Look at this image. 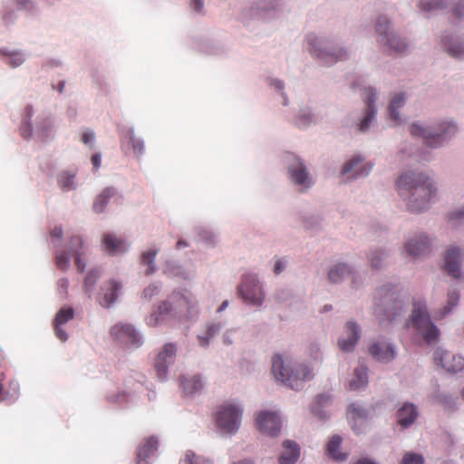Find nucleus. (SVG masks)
<instances>
[{"label":"nucleus","instance_id":"obj_1","mask_svg":"<svg viewBox=\"0 0 464 464\" xmlns=\"http://www.w3.org/2000/svg\"><path fill=\"white\" fill-rule=\"evenodd\" d=\"M398 195L412 214L428 211L437 196V187L427 173L416 169L402 171L396 179Z\"/></svg>","mask_w":464,"mask_h":464},{"label":"nucleus","instance_id":"obj_2","mask_svg":"<svg viewBox=\"0 0 464 464\" xmlns=\"http://www.w3.org/2000/svg\"><path fill=\"white\" fill-rule=\"evenodd\" d=\"M199 311L198 301L190 291H174L146 318V324L152 327L158 326L166 316L194 320L199 314Z\"/></svg>","mask_w":464,"mask_h":464},{"label":"nucleus","instance_id":"obj_3","mask_svg":"<svg viewBox=\"0 0 464 464\" xmlns=\"http://www.w3.org/2000/svg\"><path fill=\"white\" fill-rule=\"evenodd\" d=\"M406 311V304L397 284L385 283L376 289L373 314L381 325H387Z\"/></svg>","mask_w":464,"mask_h":464},{"label":"nucleus","instance_id":"obj_4","mask_svg":"<svg viewBox=\"0 0 464 464\" xmlns=\"http://www.w3.org/2000/svg\"><path fill=\"white\" fill-rule=\"evenodd\" d=\"M305 43L311 55L324 65L329 66L349 57L347 48L334 37L312 32L306 34Z\"/></svg>","mask_w":464,"mask_h":464},{"label":"nucleus","instance_id":"obj_5","mask_svg":"<svg viewBox=\"0 0 464 464\" xmlns=\"http://www.w3.org/2000/svg\"><path fill=\"white\" fill-rule=\"evenodd\" d=\"M20 132L25 140L34 136L42 140H51L54 135L53 120L48 112L38 111L32 104H27L23 111Z\"/></svg>","mask_w":464,"mask_h":464},{"label":"nucleus","instance_id":"obj_6","mask_svg":"<svg viewBox=\"0 0 464 464\" xmlns=\"http://www.w3.org/2000/svg\"><path fill=\"white\" fill-rule=\"evenodd\" d=\"M20 132L25 140L34 136L42 140H51L54 135L53 120L48 112L38 111L32 104H27L23 111Z\"/></svg>","mask_w":464,"mask_h":464},{"label":"nucleus","instance_id":"obj_7","mask_svg":"<svg viewBox=\"0 0 464 464\" xmlns=\"http://www.w3.org/2000/svg\"><path fill=\"white\" fill-rule=\"evenodd\" d=\"M411 326L422 337L426 344H437L440 337V330L432 322L428 310L427 302L423 298H415L410 317Z\"/></svg>","mask_w":464,"mask_h":464},{"label":"nucleus","instance_id":"obj_8","mask_svg":"<svg viewBox=\"0 0 464 464\" xmlns=\"http://www.w3.org/2000/svg\"><path fill=\"white\" fill-rule=\"evenodd\" d=\"M278 0H255L243 6L237 14L236 18L245 25L254 22L267 23L278 17Z\"/></svg>","mask_w":464,"mask_h":464},{"label":"nucleus","instance_id":"obj_9","mask_svg":"<svg viewBox=\"0 0 464 464\" xmlns=\"http://www.w3.org/2000/svg\"><path fill=\"white\" fill-rule=\"evenodd\" d=\"M376 41L390 53H402L408 49L407 41L392 27V20L386 14H380L374 24Z\"/></svg>","mask_w":464,"mask_h":464},{"label":"nucleus","instance_id":"obj_10","mask_svg":"<svg viewBox=\"0 0 464 464\" xmlns=\"http://www.w3.org/2000/svg\"><path fill=\"white\" fill-rule=\"evenodd\" d=\"M244 407L239 401H229L219 405L215 412V424L222 435H234L240 428Z\"/></svg>","mask_w":464,"mask_h":464},{"label":"nucleus","instance_id":"obj_11","mask_svg":"<svg viewBox=\"0 0 464 464\" xmlns=\"http://www.w3.org/2000/svg\"><path fill=\"white\" fill-rule=\"evenodd\" d=\"M69 251L57 250L55 252V265L58 269L66 271L71 266V257L73 256L77 270L82 273L86 267V247L81 236H72L68 244Z\"/></svg>","mask_w":464,"mask_h":464},{"label":"nucleus","instance_id":"obj_12","mask_svg":"<svg viewBox=\"0 0 464 464\" xmlns=\"http://www.w3.org/2000/svg\"><path fill=\"white\" fill-rule=\"evenodd\" d=\"M287 178L295 188L304 193L315 183L314 178L309 171L305 162L299 157H293L287 166Z\"/></svg>","mask_w":464,"mask_h":464},{"label":"nucleus","instance_id":"obj_13","mask_svg":"<svg viewBox=\"0 0 464 464\" xmlns=\"http://www.w3.org/2000/svg\"><path fill=\"white\" fill-rule=\"evenodd\" d=\"M459 127L455 121L447 118L431 119V148H442L458 134Z\"/></svg>","mask_w":464,"mask_h":464},{"label":"nucleus","instance_id":"obj_14","mask_svg":"<svg viewBox=\"0 0 464 464\" xmlns=\"http://www.w3.org/2000/svg\"><path fill=\"white\" fill-rule=\"evenodd\" d=\"M239 296L247 304L261 306L265 300L263 286L255 275H245L237 286Z\"/></svg>","mask_w":464,"mask_h":464},{"label":"nucleus","instance_id":"obj_15","mask_svg":"<svg viewBox=\"0 0 464 464\" xmlns=\"http://www.w3.org/2000/svg\"><path fill=\"white\" fill-rule=\"evenodd\" d=\"M432 241L433 238L426 232H414L405 239L403 248L411 258L422 259L431 252Z\"/></svg>","mask_w":464,"mask_h":464},{"label":"nucleus","instance_id":"obj_16","mask_svg":"<svg viewBox=\"0 0 464 464\" xmlns=\"http://www.w3.org/2000/svg\"><path fill=\"white\" fill-rule=\"evenodd\" d=\"M110 333L113 340L128 349H137L143 343L141 333L130 324H116Z\"/></svg>","mask_w":464,"mask_h":464},{"label":"nucleus","instance_id":"obj_17","mask_svg":"<svg viewBox=\"0 0 464 464\" xmlns=\"http://www.w3.org/2000/svg\"><path fill=\"white\" fill-rule=\"evenodd\" d=\"M373 169V163L366 161L361 154H353L345 160L341 174L348 181H354L367 178Z\"/></svg>","mask_w":464,"mask_h":464},{"label":"nucleus","instance_id":"obj_18","mask_svg":"<svg viewBox=\"0 0 464 464\" xmlns=\"http://www.w3.org/2000/svg\"><path fill=\"white\" fill-rule=\"evenodd\" d=\"M463 260L464 249L456 244H451L443 255L442 268L450 277L462 280L464 278L462 272Z\"/></svg>","mask_w":464,"mask_h":464},{"label":"nucleus","instance_id":"obj_19","mask_svg":"<svg viewBox=\"0 0 464 464\" xmlns=\"http://www.w3.org/2000/svg\"><path fill=\"white\" fill-rule=\"evenodd\" d=\"M368 352L374 360L382 363H388L397 356L395 344L389 337L382 335L371 341Z\"/></svg>","mask_w":464,"mask_h":464},{"label":"nucleus","instance_id":"obj_20","mask_svg":"<svg viewBox=\"0 0 464 464\" xmlns=\"http://www.w3.org/2000/svg\"><path fill=\"white\" fill-rule=\"evenodd\" d=\"M178 347L174 343H165L159 352L155 360L156 374L160 381L168 377V369L175 362Z\"/></svg>","mask_w":464,"mask_h":464},{"label":"nucleus","instance_id":"obj_21","mask_svg":"<svg viewBox=\"0 0 464 464\" xmlns=\"http://www.w3.org/2000/svg\"><path fill=\"white\" fill-rule=\"evenodd\" d=\"M256 423L258 430L271 437L279 434L282 427V420L279 414L273 411H261L256 417Z\"/></svg>","mask_w":464,"mask_h":464},{"label":"nucleus","instance_id":"obj_22","mask_svg":"<svg viewBox=\"0 0 464 464\" xmlns=\"http://www.w3.org/2000/svg\"><path fill=\"white\" fill-rule=\"evenodd\" d=\"M433 359L437 365H440L449 372L457 373L464 370V357L453 354L441 347L435 350Z\"/></svg>","mask_w":464,"mask_h":464},{"label":"nucleus","instance_id":"obj_23","mask_svg":"<svg viewBox=\"0 0 464 464\" xmlns=\"http://www.w3.org/2000/svg\"><path fill=\"white\" fill-rule=\"evenodd\" d=\"M361 326L353 320H349L344 326L343 334L338 338V347L344 353L353 352L361 339Z\"/></svg>","mask_w":464,"mask_h":464},{"label":"nucleus","instance_id":"obj_24","mask_svg":"<svg viewBox=\"0 0 464 464\" xmlns=\"http://www.w3.org/2000/svg\"><path fill=\"white\" fill-rule=\"evenodd\" d=\"M123 284L121 280L111 278L103 283L99 295V304L104 308L113 306L121 295Z\"/></svg>","mask_w":464,"mask_h":464},{"label":"nucleus","instance_id":"obj_25","mask_svg":"<svg viewBox=\"0 0 464 464\" xmlns=\"http://www.w3.org/2000/svg\"><path fill=\"white\" fill-rule=\"evenodd\" d=\"M287 387L295 391L303 389L306 382L314 378L313 368L306 362L295 360Z\"/></svg>","mask_w":464,"mask_h":464},{"label":"nucleus","instance_id":"obj_26","mask_svg":"<svg viewBox=\"0 0 464 464\" xmlns=\"http://www.w3.org/2000/svg\"><path fill=\"white\" fill-rule=\"evenodd\" d=\"M294 363L295 359L289 356L274 355L272 357V372L275 379L287 386Z\"/></svg>","mask_w":464,"mask_h":464},{"label":"nucleus","instance_id":"obj_27","mask_svg":"<svg viewBox=\"0 0 464 464\" xmlns=\"http://www.w3.org/2000/svg\"><path fill=\"white\" fill-rule=\"evenodd\" d=\"M391 251L387 247L373 246L366 253V259L372 270L382 271L388 267Z\"/></svg>","mask_w":464,"mask_h":464},{"label":"nucleus","instance_id":"obj_28","mask_svg":"<svg viewBox=\"0 0 464 464\" xmlns=\"http://www.w3.org/2000/svg\"><path fill=\"white\" fill-rule=\"evenodd\" d=\"M419 417L418 407L412 402H403L395 413L397 425L402 429H409L411 427Z\"/></svg>","mask_w":464,"mask_h":464},{"label":"nucleus","instance_id":"obj_29","mask_svg":"<svg viewBox=\"0 0 464 464\" xmlns=\"http://www.w3.org/2000/svg\"><path fill=\"white\" fill-rule=\"evenodd\" d=\"M407 95L403 92H394L391 95L388 105L389 118L395 126L404 123L405 119L401 112V109L406 104Z\"/></svg>","mask_w":464,"mask_h":464},{"label":"nucleus","instance_id":"obj_30","mask_svg":"<svg viewBox=\"0 0 464 464\" xmlns=\"http://www.w3.org/2000/svg\"><path fill=\"white\" fill-rule=\"evenodd\" d=\"M408 131L411 137L421 140L427 147L431 148V119L412 121Z\"/></svg>","mask_w":464,"mask_h":464},{"label":"nucleus","instance_id":"obj_31","mask_svg":"<svg viewBox=\"0 0 464 464\" xmlns=\"http://www.w3.org/2000/svg\"><path fill=\"white\" fill-rule=\"evenodd\" d=\"M102 246L111 256L123 255L130 248V244L124 238L118 237L112 233H107L102 237Z\"/></svg>","mask_w":464,"mask_h":464},{"label":"nucleus","instance_id":"obj_32","mask_svg":"<svg viewBox=\"0 0 464 464\" xmlns=\"http://www.w3.org/2000/svg\"><path fill=\"white\" fill-rule=\"evenodd\" d=\"M28 53L24 49L4 46L0 48V59L11 68H17L27 60Z\"/></svg>","mask_w":464,"mask_h":464},{"label":"nucleus","instance_id":"obj_33","mask_svg":"<svg viewBox=\"0 0 464 464\" xmlns=\"http://www.w3.org/2000/svg\"><path fill=\"white\" fill-rule=\"evenodd\" d=\"M347 415L352 429L356 434H360L362 431V427L367 420V410L360 403H351L347 408Z\"/></svg>","mask_w":464,"mask_h":464},{"label":"nucleus","instance_id":"obj_34","mask_svg":"<svg viewBox=\"0 0 464 464\" xmlns=\"http://www.w3.org/2000/svg\"><path fill=\"white\" fill-rule=\"evenodd\" d=\"M225 323L219 320L206 323L200 333L197 335L198 345L207 349L211 341L220 333Z\"/></svg>","mask_w":464,"mask_h":464},{"label":"nucleus","instance_id":"obj_35","mask_svg":"<svg viewBox=\"0 0 464 464\" xmlns=\"http://www.w3.org/2000/svg\"><path fill=\"white\" fill-rule=\"evenodd\" d=\"M460 292L455 286H451L447 293L446 304L443 307L433 312V317L437 321L443 320L459 305Z\"/></svg>","mask_w":464,"mask_h":464},{"label":"nucleus","instance_id":"obj_36","mask_svg":"<svg viewBox=\"0 0 464 464\" xmlns=\"http://www.w3.org/2000/svg\"><path fill=\"white\" fill-rule=\"evenodd\" d=\"M74 317V310L72 307H63L61 308L53 320V328L55 336L62 342H65L68 340V334L64 329H63V325L68 323Z\"/></svg>","mask_w":464,"mask_h":464},{"label":"nucleus","instance_id":"obj_37","mask_svg":"<svg viewBox=\"0 0 464 464\" xmlns=\"http://www.w3.org/2000/svg\"><path fill=\"white\" fill-rule=\"evenodd\" d=\"M353 272V266L345 262L332 264L327 270V280L331 284L339 285Z\"/></svg>","mask_w":464,"mask_h":464},{"label":"nucleus","instance_id":"obj_38","mask_svg":"<svg viewBox=\"0 0 464 464\" xmlns=\"http://www.w3.org/2000/svg\"><path fill=\"white\" fill-rule=\"evenodd\" d=\"M441 44L446 52L452 57L464 59V40L454 34H446L441 39Z\"/></svg>","mask_w":464,"mask_h":464},{"label":"nucleus","instance_id":"obj_39","mask_svg":"<svg viewBox=\"0 0 464 464\" xmlns=\"http://www.w3.org/2000/svg\"><path fill=\"white\" fill-rule=\"evenodd\" d=\"M368 367L360 364L354 368L348 382L347 388L350 391H359L364 389L368 385Z\"/></svg>","mask_w":464,"mask_h":464},{"label":"nucleus","instance_id":"obj_40","mask_svg":"<svg viewBox=\"0 0 464 464\" xmlns=\"http://www.w3.org/2000/svg\"><path fill=\"white\" fill-rule=\"evenodd\" d=\"M158 253L159 248L155 246L141 252L139 262L140 266L145 267L143 273L146 276H152L157 272L155 260Z\"/></svg>","mask_w":464,"mask_h":464},{"label":"nucleus","instance_id":"obj_41","mask_svg":"<svg viewBox=\"0 0 464 464\" xmlns=\"http://www.w3.org/2000/svg\"><path fill=\"white\" fill-rule=\"evenodd\" d=\"M180 386L186 395L193 396L202 390L204 383L199 375H182Z\"/></svg>","mask_w":464,"mask_h":464},{"label":"nucleus","instance_id":"obj_42","mask_svg":"<svg viewBox=\"0 0 464 464\" xmlns=\"http://www.w3.org/2000/svg\"><path fill=\"white\" fill-rule=\"evenodd\" d=\"M314 122L315 114L314 113L312 107L308 104L301 105L295 115V125L300 129H307Z\"/></svg>","mask_w":464,"mask_h":464},{"label":"nucleus","instance_id":"obj_43","mask_svg":"<svg viewBox=\"0 0 464 464\" xmlns=\"http://www.w3.org/2000/svg\"><path fill=\"white\" fill-rule=\"evenodd\" d=\"M332 402V398L329 394L322 393L316 396L314 401L311 405V413L320 419L325 420L329 418L325 408Z\"/></svg>","mask_w":464,"mask_h":464},{"label":"nucleus","instance_id":"obj_44","mask_svg":"<svg viewBox=\"0 0 464 464\" xmlns=\"http://www.w3.org/2000/svg\"><path fill=\"white\" fill-rule=\"evenodd\" d=\"M158 450V440L155 437H150L138 449V464H149L148 459L154 456Z\"/></svg>","mask_w":464,"mask_h":464},{"label":"nucleus","instance_id":"obj_45","mask_svg":"<svg viewBox=\"0 0 464 464\" xmlns=\"http://www.w3.org/2000/svg\"><path fill=\"white\" fill-rule=\"evenodd\" d=\"M284 450L279 457L280 464H295L300 455L299 446L291 440H285L283 443Z\"/></svg>","mask_w":464,"mask_h":464},{"label":"nucleus","instance_id":"obj_46","mask_svg":"<svg viewBox=\"0 0 464 464\" xmlns=\"http://www.w3.org/2000/svg\"><path fill=\"white\" fill-rule=\"evenodd\" d=\"M163 273L169 277H179L181 279H188L190 277V273L179 262L172 259L166 260Z\"/></svg>","mask_w":464,"mask_h":464},{"label":"nucleus","instance_id":"obj_47","mask_svg":"<svg viewBox=\"0 0 464 464\" xmlns=\"http://www.w3.org/2000/svg\"><path fill=\"white\" fill-rule=\"evenodd\" d=\"M377 109H363L357 122V129L361 133L370 130L373 122L376 121Z\"/></svg>","mask_w":464,"mask_h":464},{"label":"nucleus","instance_id":"obj_48","mask_svg":"<svg viewBox=\"0 0 464 464\" xmlns=\"http://www.w3.org/2000/svg\"><path fill=\"white\" fill-rule=\"evenodd\" d=\"M448 0H419L417 5L420 12L426 14L427 16L447 6Z\"/></svg>","mask_w":464,"mask_h":464},{"label":"nucleus","instance_id":"obj_49","mask_svg":"<svg viewBox=\"0 0 464 464\" xmlns=\"http://www.w3.org/2000/svg\"><path fill=\"white\" fill-rule=\"evenodd\" d=\"M116 194V188L109 187L104 188L102 193L95 198L93 203V210L96 213H102L111 197Z\"/></svg>","mask_w":464,"mask_h":464},{"label":"nucleus","instance_id":"obj_50","mask_svg":"<svg viewBox=\"0 0 464 464\" xmlns=\"http://www.w3.org/2000/svg\"><path fill=\"white\" fill-rule=\"evenodd\" d=\"M18 18L17 12L9 3L3 2L0 10V21L5 26L13 24Z\"/></svg>","mask_w":464,"mask_h":464},{"label":"nucleus","instance_id":"obj_51","mask_svg":"<svg viewBox=\"0 0 464 464\" xmlns=\"http://www.w3.org/2000/svg\"><path fill=\"white\" fill-rule=\"evenodd\" d=\"M341 442L342 438L339 435H334L327 444L328 455L337 461H343L347 458L346 454L338 453V449L341 445Z\"/></svg>","mask_w":464,"mask_h":464},{"label":"nucleus","instance_id":"obj_52","mask_svg":"<svg viewBox=\"0 0 464 464\" xmlns=\"http://www.w3.org/2000/svg\"><path fill=\"white\" fill-rule=\"evenodd\" d=\"M378 91L375 87H364L362 92V99L364 103L363 109H377L376 102L378 101Z\"/></svg>","mask_w":464,"mask_h":464},{"label":"nucleus","instance_id":"obj_53","mask_svg":"<svg viewBox=\"0 0 464 464\" xmlns=\"http://www.w3.org/2000/svg\"><path fill=\"white\" fill-rule=\"evenodd\" d=\"M434 400L447 411H454L458 409L457 400L451 394L438 392L434 394Z\"/></svg>","mask_w":464,"mask_h":464},{"label":"nucleus","instance_id":"obj_54","mask_svg":"<svg viewBox=\"0 0 464 464\" xmlns=\"http://www.w3.org/2000/svg\"><path fill=\"white\" fill-rule=\"evenodd\" d=\"M269 86L275 91V92L281 99V103L283 106L289 105V98L285 91V84L284 81L278 78H271L269 80Z\"/></svg>","mask_w":464,"mask_h":464},{"label":"nucleus","instance_id":"obj_55","mask_svg":"<svg viewBox=\"0 0 464 464\" xmlns=\"http://www.w3.org/2000/svg\"><path fill=\"white\" fill-rule=\"evenodd\" d=\"M75 179V173L70 171H63L59 175L58 183L63 190H73L77 188Z\"/></svg>","mask_w":464,"mask_h":464},{"label":"nucleus","instance_id":"obj_56","mask_svg":"<svg viewBox=\"0 0 464 464\" xmlns=\"http://www.w3.org/2000/svg\"><path fill=\"white\" fill-rule=\"evenodd\" d=\"M101 276L102 270L100 268H92L87 273L84 278V289L86 293L91 294L92 292L93 287Z\"/></svg>","mask_w":464,"mask_h":464},{"label":"nucleus","instance_id":"obj_57","mask_svg":"<svg viewBox=\"0 0 464 464\" xmlns=\"http://www.w3.org/2000/svg\"><path fill=\"white\" fill-rule=\"evenodd\" d=\"M13 3L19 11H24L31 14L38 11L37 0H13Z\"/></svg>","mask_w":464,"mask_h":464},{"label":"nucleus","instance_id":"obj_58","mask_svg":"<svg viewBox=\"0 0 464 464\" xmlns=\"http://www.w3.org/2000/svg\"><path fill=\"white\" fill-rule=\"evenodd\" d=\"M180 464H213V462L208 458L197 455L191 450H188L185 457L180 459Z\"/></svg>","mask_w":464,"mask_h":464},{"label":"nucleus","instance_id":"obj_59","mask_svg":"<svg viewBox=\"0 0 464 464\" xmlns=\"http://www.w3.org/2000/svg\"><path fill=\"white\" fill-rule=\"evenodd\" d=\"M447 219L452 225L458 226L464 223V206L450 210L447 214Z\"/></svg>","mask_w":464,"mask_h":464},{"label":"nucleus","instance_id":"obj_60","mask_svg":"<svg viewBox=\"0 0 464 464\" xmlns=\"http://www.w3.org/2000/svg\"><path fill=\"white\" fill-rule=\"evenodd\" d=\"M161 291V285L160 283H151L142 291L141 297L150 302L154 297L158 296Z\"/></svg>","mask_w":464,"mask_h":464},{"label":"nucleus","instance_id":"obj_61","mask_svg":"<svg viewBox=\"0 0 464 464\" xmlns=\"http://www.w3.org/2000/svg\"><path fill=\"white\" fill-rule=\"evenodd\" d=\"M302 221L306 227L314 228L322 224L323 218L320 215L306 213L303 215Z\"/></svg>","mask_w":464,"mask_h":464},{"label":"nucleus","instance_id":"obj_62","mask_svg":"<svg viewBox=\"0 0 464 464\" xmlns=\"http://www.w3.org/2000/svg\"><path fill=\"white\" fill-rule=\"evenodd\" d=\"M308 354L314 361L323 359L322 344L318 341H312L308 345Z\"/></svg>","mask_w":464,"mask_h":464},{"label":"nucleus","instance_id":"obj_63","mask_svg":"<svg viewBox=\"0 0 464 464\" xmlns=\"http://www.w3.org/2000/svg\"><path fill=\"white\" fill-rule=\"evenodd\" d=\"M425 460L422 455L413 453V452H407L403 456L401 464H424Z\"/></svg>","mask_w":464,"mask_h":464},{"label":"nucleus","instance_id":"obj_64","mask_svg":"<svg viewBox=\"0 0 464 464\" xmlns=\"http://www.w3.org/2000/svg\"><path fill=\"white\" fill-rule=\"evenodd\" d=\"M199 237L209 244H215L217 240V234L207 227H201L198 230Z\"/></svg>","mask_w":464,"mask_h":464}]
</instances>
